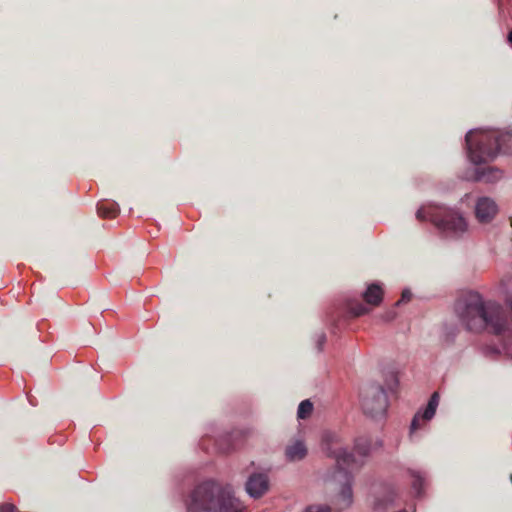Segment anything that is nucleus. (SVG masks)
Listing matches in <instances>:
<instances>
[{"label":"nucleus","mask_w":512,"mask_h":512,"mask_svg":"<svg viewBox=\"0 0 512 512\" xmlns=\"http://www.w3.org/2000/svg\"><path fill=\"white\" fill-rule=\"evenodd\" d=\"M323 449L329 457L335 459L336 465L323 474L322 481L325 488L333 493V505L342 511L353 503V476L349 469L359 468L363 461L349 453L343 447L341 439L333 433L324 435Z\"/></svg>","instance_id":"f257e3e1"},{"label":"nucleus","mask_w":512,"mask_h":512,"mask_svg":"<svg viewBox=\"0 0 512 512\" xmlns=\"http://www.w3.org/2000/svg\"><path fill=\"white\" fill-rule=\"evenodd\" d=\"M455 311L468 330L480 332L489 329L496 335L508 332L509 324L500 304L484 300L475 291L463 295L456 303Z\"/></svg>","instance_id":"f03ea898"},{"label":"nucleus","mask_w":512,"mask_h":512,"mask_svg":"<svg viewBox=\"0 0 512 512\" xmlns=\"http://www.w3.org/2000/svg\"><path fill=\"white\" fill-rule=\"evenodd\" d=\"M186 509L187 512H244L245 505L231 486L206 480L192 490Z\"/></svg>","instance_id":"7ed1b4c3"},{"label":"nucleus","mask_w":512,"mask_h":512,"mask_svg":"<svg viewBox=\"0 0 512 512\" xmlns=\"http://www.w3.org/2000/svg\"><path fill=\"white\" fill-rule=\"evenodd\" d=\"M466 148L469 160L480 165L494 160L500 151L510 153L512 134L495 130L475 129L466 134Z\"/></svg>","instance_id":"20e7f679"},{"label":"nucleus","mask_w":512,"mask_h":512,"mask_svg":"<svg viewBox=\"0 0 512 512\" xmlns=\"http://www.w3.org/2000/svg\"><path fill=\"white\" fill-rule=\"evenodd\" d=\"M419 221L429 220L446 237L458 238L468 229L463 215L455 209L433 203L422 205L416 212Z\"/></svg>","instance_id":"39448f33"},{"label":"nucleus","mask_w":512,"mask_h":512,"mask_svg":"<svg viewBox=\"0 0 512 512\" xmlns=\"http://www.w3.org/2000/svg\"><path fill=\"white\" fill-rule=\"evenodd\" d=\"M361 406L363 412L373 419L384 417L388 399L383 387L376 384L366 386L361 393Z\"/></svg>","instance_id":"423d86ee"},{"label":"nucleus","mask_w":512,"mask_h":512,"mask_svg":"<svg viewBox=\"0 0 512 512\" xmlns=\"http://www.w3.org/2000/svg\"><path fill=\"white\" fill-rule=\"evenodd\" d=\"M498 213V205L494 199L488 196L477 198L474 205V215L481 225L490 224Z\"/></svg>","instance_id":"0eeeda50"},{"label":"nucleus","mask_w":512,"mask_h":512,"mask_svg":"<svg viewBox=\"0 0 512 512\" xmlns=\"http://www.w3.org/2000/svg\"><path fill=\"white\" fill-rule=\"evenodd\" d=\"M245 489L248 495L258 499L269 489V479L265 473H253L246 481Z\"/></svg>","instance_id":"6e6552de"},{"label":"nucleus","mask_w":512,"mask_h":512,"mask_svg":"<svg viewBox=\"0 0 512 512\" xmlns=\"http://www.w3.org/2000/svg\"><path fill=\"white\" fill-rule=\"evenodd\" d=\"M438 405L439 394L435 392L430 397L425 409L415 414L410 426V432L414 433L416 430L420 429L422 427V422L430 421L434 417Z\"/></svg>","instance_id":"1a4fd4ad"},{"label":"nucleus","mask_w":512,"mask_h":512,"mask_svg":"<svg viewBox=\"0 0 512 512\" xmlns=\"http://www.w3.org/2000/svg\"><path fill=\"white\" fill-rule=\"evenodd\" d=\"M504 176L503 170L494 166H487L482 168H477L475 170L473 180L483 181L486 183H495L500 181Z\"/></svg>","instance_id":"9d476101"},{"label":"nucleus","mask_w":512,"mask_h":512,"mask_svg":"<svg viewBox=\"0 0 512 512\" xmlns=\"http://www.w3.org/2000/svg\"><path fill=\"white\" fill-rule=\"evenodd\" d=\"M307 455V447L303 440L294 439L285 448V456L288 461L296 462L304 459Z\"/></svg>","instance_id":"9b49d317"},{"label":"nucleus","mask_w":512,"mask_h":512,"mask_svg":"<svg viewBox=\"0 0 512 512\" xmlns=\"http://www.w3.org/2000/svg\"><path fill=\"white\" fill-rule=\"evenodd\" d=\"M363 298L367 304L377 306L381 303L383 298V289L378 283L368 285L363 293Z\"/></svg>","instance_id":"f8f14e48"},{"label":"nucleus","mask_w":512,"mask_h":512,"mask_svg":"<svg viewBox=\"0 0 512 512\" xmlns=\"http://www.w3.org/2000/svg\"><path fill=\"white\" fill-rule=\"evenodd\" d=\"M372 441L366 437H360L355 441V452L358 456L367 457L372 450Z\"/></svg>","instance_id":"ddd939ff"},{"label":"nucleus","mask_w":512,"mask_h":512,"mask_svg":"<svg viewBox=\"0 0 512 512\" xmlns=\"http://www.w3.org/2000/svg\"><path fill=\"white\" fill-rule=\"evenodd\" d=\"M98 214L101 217L104 218H113L115 217L119 212V206L117 203H99L98 207Z\"/></svg>","instance_id":"4468645a"},{"label":"nucleus","mask_w":512,"mask_h":512,"mask_svg":"<svg viewBox=\"0 0 512 512\" xmlns=\"http://www.w3.org/2000/svg\"><path fill=\"white\" fill-rule=\"evenodd\" d=\"M409 473L412 478V488L419 496L421 494V489L425 484V478L419 471L411 470Z\"/></svg>","instance_id":"2eb2a0df"},{"label":"nucleus","mask_w":512,"mask_h":512,"mask_svg":"<svg viewBox=\"0 0 512 512\" xmlns=\"http://www.w3.org/2000/svg\"><path fill=\"white\" fill-rule=\"evenodd\" d=\"M312 411H313L312 402L308 399L304 400L298 406L297 417L299 419H306L307 417H309L311 415Z\"/></svg>","instance_id":"dca6fc26"},{"label":"nucleus","mask_w":512,"mask_h":512,"mask_svg":"<svg viewBox=\"0 0 512 512\" xmlns=\"http://www.w3.org/2000/svg\"><path fill=\"white\" fill-rule=\"evenodd\" d=\"M394 494L389 493L385 495L383 498H378L376 500L375 506L377 509H386L388 505L394 502Z\"/></svg>","instance_id":"f3484780"},{"label":"nucleus","mask_w":512,"mask_h":512,"mask_svg":"<svg viewBox=\"0 0 512 512\" xmlns=\"http://www.w3.org/2000/svg\"><path fill=\"white\" fill-rule=\"evenodd\" d=\"M350 312L354 316H361L367 314L369 312V309L363 304H356L355 306L350 307Z\"/></svg>","instance_id":"a211bd4d"},{"label":"nucleus","mask_w":512,"mask_h":512,"mask_svg":"<svg viewBox=\"0 0 512 512\" xmlns=\"http://www.w3.org/2000/svg\"><path fill=\"white\" fill-rule=\"evenodd\" d=\"M304 512H331V508L327 505H310Z\"/></svg>","instance_id":"6ab92c4d"},{"label":"nucleus","mask_w":512,"mask_h":512,"mask_svg":"<svg viewBox=\"0 0 512 512\" xmlns=\"http://www.w3.org/2000/svg\"><path fill=\"white\" fill-rule=\"evenodd\" d=\"M411 297H412L411 292L409 290H404L402 292L401 299L396 304L399 305L401 303H406V302L410 301Z\"/></svg>","instance_id":"aec40b11"},{"label":"nucleus","mask_w":512,"mask_h":512,"mask_svg":"<svg viewBox=\"0 0 512 512\" xmlns=\"http://www.w3.org/2000/svg\"><path fill=\"white\" fill-rule=\"evenodd\" d=\"M325 342H326V335L324 333L318 334L316 343H317V348L319 351L322 349Z\"/></svg>","instance_id":"412c9836"},{"label":"nucleus","mask_w":512,"mask_h":512,"mask_svg":"<svg viewBox=\"0 0 512 512\" xmlns=\"http://www.w3.org/2000/svg\"><path fill=\"white\" fill-rule=\"evenodd\" d=\"M15 506L10 503L0 505V512H14Z\"/></svg>","instance_id":"4be33fe9"},{"label":"nucleus","mask_w":512,"mask_h":512,"mask_svg":"<svg viewBox=\"0 0 512 512\" xmlns=\"http://www.w3.org/2000/svg\"><path fill=\"white\" fill-rule=\"evenodd\" d=\"M507 41H508V44H509V45L511 46V48H512V30L508 33Z\"/></svg>","instance_id":"5701e85b"},{"label":"nucleus","mask_w":512,"mask_h":512,"mask_svg":"<svg viewBox=\"0 0 512 512\" xmlns=\"http://www.w3.org/2000/svg\"><path fill=\"white\" fill-rule=\"evenodd\" d=\"M507 304L512 311V296L509 299H507Z\"/></svg>","instance_id":"b1692460"},{"label":"nucleus","mask_w":512,"mask_h":512,"mask_svg":"<svg viewBox=\"0 0 512 512\" xmlns=\"http://www.w3.org/2000/svg\"><path fill=\"white\" fill-rule=\"evenodd\" d=\"M381 445H382V443H381V441H379V440H376V441L374 442V446H375V447H380Z\"/></svg>","instance_id":"393cba45"}]
</instances>
